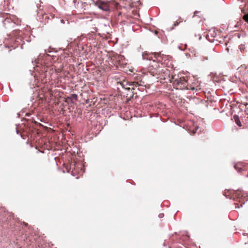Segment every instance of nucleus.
I'll return each instance as SVG.
<instances>
[{
	"label": "nucleus",
	"mask_w": 248,
	"mask_h": 248,
	"mask_svg": "<svg viewBox=\"0 0 248 248\" xmlns=\"http://www.w3.org/2000/svg\"><path fill=\"white\" fill-rule=\"evenodd\" d=\"M237 72L244 79L248 77V67L241 65L237 69Z\"/></svg>",
	"instance_id": "nucleus-4"
},
{
	"label": "nucleus",
	"mask_w": 248,
	"mask_h": 248,
	"mask_svg": "<svg viewBox=\"0 0 248 248\" xmlns=\"http://www.w3.org/2000/svg\"><path fill=\"white\" fill-rule=\"evenodd\" d=\"M233 197L236 202H235V207L240 208L242 207L245 202L248 201V195L243 190H235L233 193Z\"/></svg>",
	"instance_id": "nucleus-2"
},
{
	"label": "nucleus",
	"mask_w": 248,
	"mask_h": 248,
	"mask_svg": "<svg viewBox=\"0 0 248 248\" xmlns=\"http://www.w3.org/2000/svg\"><path fill=\"white\" fill-rule=\"evenodd\" d=\"M130 86H132V89H134V87H137L139 86L138 82H132L129 84Z\"/></svg>",
	"instance_id": "nucleus-7"
},
{
	"label": "nucleus",
	"mask_w": 248,
	"mask_h": 248,
	"mask_svg": "<svg viewBox=\"0 0 248 248\" xmlns=\"http://www.w3.org/2000/svg\"><path fill=\"white\" fill-rule=\"evenodd\" d=\"M208 56H203L202 57V61H205L206 60H208Z\"/></svg>",
	"instance_id": "nucleus-12"
},
{
	"label": "nucleus",
	"mask_w": 248,
	"mask_h": 248,
	"mask_svg": "<svg viewBox=\"0 0 248 248\" xmlns=\"http://www.w3.org/2000/svg\"><path fill=\"white\" fill-rule=\"evenodd\" d=\"M72 166H75V165L74 164H73V165L71 164V166H70L71 168H72Z\"/></svg>",
	"instance_id": "nucleus-16"
},
{
	"label": "nucleus",
	"mask_w": 248,
	"mask_h": 248,
	"mask_svg": "<svg viewBox=\"0 0 248 248\" xmlns=\"http://www.w3.org/2000/svg\"><path fill=\"white\" fill-rule=\"evenodd\" d=\"M62 70V67L58 68L55 69V71L57 73H61Z\"/></svg>",
	"instance_id": "nucleus-10"
},
{
	"label": "nucleus",
	"mask_w": 248,
	"mask_h": 248,
	"mask_svg": "<svg viewBox=\"0 0 248 248\" xmlns=\"http://www.w3.org/2000/svg\"><path fill=\"white\" fill-rule=\"evenodd\" d=\"M234 119L235 120V122L237 124V125L238 126H239V127L242 126V124H241V123L239 119V117L237 116H234Z\"/></svg>",
	"instance_id": "nucleus-5"
},
{
	"label": "nucleus",
	"mask_w": 248,
	"mask_h": 248,
	"mask_svg": "<svg viewBox=\"0 0 248 248\" xmlns=\"http://www.w3.org/2000/svg\"><path fill=\"white\" fill-rule=\"evenodd\" d=\"M144 59L153 60V62L150 64L148 71L153 76L160 77L161 78L165 79L168 76L170 80L177 89H190L195 90V88L189 85L188 83V78L183 76L182 74H176L173 72L170 76V72L162 63H159L155 61H160L162 58V55L160 52L147 54L144 53L142 55Z\"/></svg>",
	"instance_id": "nucleus-1"
},
{
	"label": "nucleus",
	"mask_w": 248,
	"mask_h": 248,
	"mask_svg": "<svg viewBox=\"0 0 248 248\" xmlns=\"http://www.w3.org/2000/svg\"><path fill=\"white\" fill-rule=\"evenodd\" d=\"M242 12L245 13L244 10L243 9L242 10Z\"/></svg>",
	"instance_id": "nucleus-17"
},
{
	"label": "nucleus",
	"mask_w": 248,
	"mask_h": 248,
	"mask_svg": "<svg viewBox=\"0 0 248 248\" xmlns=\"http://www.w3.org/2000/svg\"><path fill=\"white\" fill-rule=\"evenodd\" d=\"M235 170H236L238 172H240L242 170V169L241 168H239L238 167L237 165H235L234 166Z\"/></svg>",
	"instance_id": "nucleus-9"
},
{
	"label": "nucleus",
	"mask_w": 248,
	"mask_h": 248,
	"mask_svg": "<svg viewBox=\"0 0 248 248\" xmlns=\"http://www.w3.org/2000/svg\"><path fill=\"white\" fill-rule=\"evenodd\" d=\"M183 19L181 17H179V19L178 20H177L174 24V26H178L180 23L182 22H183Z\"/></svg>",
	"instance_id": "nucleus-6"
},
{
	"label": "nucleus",
	"mask_w": 248,
	"mask_h": 248,
	"mask_svg": "<svg viewBox=\"0 0 248 248\" xmlns=\"http://www.w3.org/2000/svg\"><path fill=\"white\" fill-rule=\"evenodd\" d=\"M243 19L248 23V13L246 14L243 17Z\"/></svg>",
	"instance_id": "nucleus-8"
},
{
	"label": "nucleus",
	"mask_w": 248,
	"mask_h": 248,
	"mask_svg": "<svg viewBox=\"0 0 248 248\" xmlns=\"http://www.w3.org/2000/svg\"><path fill=\"white\" fill-rule=\"evenodd\" d=\"M10 22V19L6 18L4 21V24L5 25L7 23H9Z\"/></svg>",
	"instance_id": "nucleus-13"
},
{
	"label": "nucleus",
	"mask_w": 248,
	"mask_h": 248,
	"mask_svg": "<svg viewBox=\"0 0 248 248\" xmlns=\"http://www.w3.org/2000/svg\"><path fill=\"white\" fill-rule=\"evenodd\" d=\"M198 13V12L197 11H196L195 13H194V16H196V14Z\"/></svg>",
	"instance_id": "nucleus-15"
},
{
	"label": "nucleus",
	"mask_w": 248,
	"mask_h": 248,
	"mask_svg": "<svg viewBox=\"0 0 248 248\" xmlns=\"http://www.w3.org/2000/svg\"><path fill=\"white\" fill-rule=\"evenodd\" d=\"M114 3L113 1H103L102 0H97L95 2V5L100 9L104 11H109L110 6Z\"/></svg>",
	"instance_id": "nucleus-3"
},
{
	"label": "nucleus",
	"mask_w": 248,
	"mask_h": 248,
	"mask_svg": "<svg viewBox=\"0 0 248 248\" xmlns=\"http://www.w3.org/2000/svg\"><path fill=\"white\" fill-rule=\"evenodd\" d=\"M122 14H123V11L119 12H118V15H119V16H121V15H122Z\"/></svg>",
	"instance_id": "nucleus-14"
},
{
	"label": "nucleus",
	"mask_w": 248,
	"mask_h": 248,
	"mask_svg": "<svg viewBox=\"0 0 248 248\" xmlns=\"http://www.w3.org/2000/svg\"><path fill=\"white\" fill-rule=\"evenodd\" d=\"M121 84L122 85V87L123 88H125L126 90H129L130 89V87H126L125 86V85L124 84V82L121 83Z\"/></svg>",
	"instance_id": "nucleus-11"
}]
</instances>
